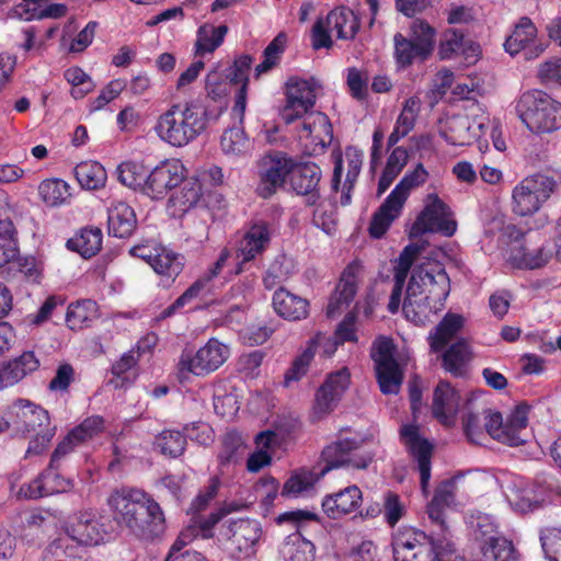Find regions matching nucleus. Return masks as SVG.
Segmentation results:
<instances>
[{
  "label": "nucleus",
  "mask_w": 561,
  "mask_h": 561,
  "mask_svg": "<svg viewBox=\"0 0 561 561\" xmlns=\"http://www.w3.org/2000/svg\"><path fill=\"white\" fill-rule=\"evenodd\" d=\"M228 33V26L222 24L215 26L210 23L201 25L196 33L194 45L195 56L203 57L213 54L222 43Z\"/></svg>",
  "instance_id": "nucleus-36"
},
{
  "label": "nucleus",
  "mask_w": 561,
  "mask_h": 561,
  "mask_svg": "<svg viewBox=\"0 0 561 561\" xmlns=\"http://www.w3.org/2000/svg\"><path fill=\"white\" fill-rule=\"evenodd\" d=\"M540 541L549 561H561V529L548 528L542 530Z\"/></svg>",
  "instance_id": "nucleus-57"
},
{
  "label": "nucleus",
  "mask_w": 561,
  "mask_h": 561,
  "mask_svg": "<svg viewBox=\"0 0 561 561\" xmlns=\"http://www.w3.org/2000/svg\"><path fill=\"white\" fill-rule=\"evenodd\" d=\"M421 111V101L416 96H411L405 100L402 111L399 114L396 126L410 133L415 125L416 118Z\"/></svg>",
  "instance_id": "nucleus-59"
},
{
  "label": "nucleus",
  "mask_w": 561,
  "mask_h": 561,
  "mask_svg": "<svg viewBox=\"0 0 561 561\" xmlns=\"http://www.w3.org/2000/svg\"><path fill=\"white\" fill-rule=\"evenodd\" d=\"M327 26L333 32H336V36L340 39H353L359 30V20L355 13L347 8H336L327 15Z\"/></svg>",
  "instance_id": "nucleus-35"
},
{
  "label": "nucleus",
  "mask_w": 561,
  "mask_h": 561,
  "mask_svg": "<svg viewBox=\"0 0 561 561\" xmlns=\"http://www.w3.org/2000/svg\"><path fill=\"white\" fill-rule=\"evenodd\" d=\"M439 354L443 369L454 377H463L473 358L471 345L463 337L447 345Z\"/></svg>",
  "instance_id": "nucleus-27"
},
{
  "label": "nucleus",
  "mask_w": 561,
  "mask_h": 561,
  "mask_svg": "<svg viewBox=\"0 0 561 561\" xmlns=\"http://www.w3.org/2000/svg\"><path fill=\"white\" fill-rule=\"evenodd\" d=\"M283 561H313L314 546L300 534H291L283 541L279 548Z\"/></svg>",
  "instance_id": "nucleus-38"
},
{
  "label": "nucleus",
  "mask_w": 561,
  "mask_h": 561,
  "mask_svg": "<svg viewBox=\"0 0 561 561\" xmlns=\"http://www.w3.org/2000/svg\"><path fill=\"white\" fill-rule=\"evenodd\" d=\"M463 430L470 442L480 444L486 433L482 415L469 412L463 419Z\"/></svg>",
  "instance_id": "nucleus-63"
},
{
  "label": "nucleus",
  "mask_w": 561,
  "mask_h": 561,
  "mask_svg": "<svg viewBox=\"0 0 561 561\" xmlns=\"http://www.w3.org/2000/svg\"><path fill=\"white\" fill-rule=\"evenodd\" d=\"M114 520L140 539L153 540L165 529V518L159 503L139 489L114 490L107 499Z\"/></svg>",
  "instance_id": "nucleus-1"
},
{
  "label": "nucleus",
  "mask_w": 561,
  "mask_h": 561,
  "mask_svg": "<svg viewBox=\"0 0 561 561\" xmlns=\"http://www.w3.org/2000/svg\"><path fill=\"white\" fill-rule=\"evenodd\" d=\"M466 49L471 51V57L477 58L480 54V47L472 43L465 42V36L461 32L449 28L443 33L439 44L438 54L442 59H450L456 54L463 53Z\"/></svg>",
  "instance_id": "nucleus-41"
},
{
  "label": "nucleus",
  "mask_w": 561,
  "mask_h": 561,
  "mask_svg": "<svg viewBox=\"0 0 561 561\" xmlns=\"http://www.w3.org/2000/svg\"><path fill=\"white\" fill-rule=\"evenodd\" d=\"M248 449L242 436L237 432L227 433L221 442L218 453V461L221 469L236 466L241 462Z\"/></svg>",
  "instance_id": "nucleus-39"
},
{
  "label": "nucleus",
  "mask_w": 561,
  "mask_h": 561,
  "mask_svg": "<svg viewBox=\"0 0 561 561\" xmlns=\"http://www.w3.org/2000/svg\"><path fill=\"white\" fill-rule=\"evenodd\" d=\"M273 307L284 319L297 321L308 316L309 302L280 287L273 296Z\"/></svg>",
  "instance_id": "nucleus-33"
},
{
  "label": "nucleus",
  "mask_w": 561,
  "mask_h": 561,
  "mask_svg": "<svg viewBox=\"0 0 561 561\" xmlns=\"http://www.w3.org/2000/svg\"><path fill=\"white\" fill-rule=\"evenodd\" d=\"M362 266L353 262L343 271L335 293L331 296L327 307V316L334 318L342 309L347 308L357 293V276Z\"/></svg>",
  "instance_id": "nucleus-23"
},
{
  "label": "nucleus",
  "mask_w": 561,
  "mask_h": 561,
  "mask_svg": "<svg viewBox=\"0 0 561 561\" xmlns=\"http://www.w3.org/2000/svg\"><path fill=\"white\" fill-rule=\"evenodd\" d=\"M322 336H318L310 341L309 346L304 351L301 355L295 358L291 366L285 374V386H289L291 381H298L302 376L306 375L308 367L314 356V351L312 350V344L314 342H320Z\"/></svg>",
  "instance_id": "nucleus-53"
},
{
  "label": "nucleus",
  "mask_w": 561,
  "mask_h": 561,
  "mask_svg": "<svg viewBox=\"0 0 561 561\" xmlns=\"http://www.w3.org/2000/svg\"><path fill=\"white\" fill-rule=\"evenodd\" d=\"M286 85V105L280 116L286 124H291L311 112L316 104V93L311 84L304 79L290 78Z\"/></svg>",
  "instance_id": "nucleus-19"
},
{
  "label": "nucleus",
  "mask_w": 561,
  "mask_h": 561,
  "mask_svg": "<svg viewBox=\"0 0 561 561\" xmlns=\"http://www.w3.org/2000/svg\"><path fill=\"white\" fill-rule=\"evenodd\" d=\"M460 405V394L448 381L440 380L433 396V414L445 426L455 423Z\"/></svg>",
  "instance_id": "nucleus-25"
},
{
  "label": "nucleus",
  "mask_w": 561,
  "mask_h": 561,
  "mask_svg": "<svg viewBox=\"0 0 561 561\" xmlns=\"http://www.w3.org/2000/svg\"><path fill=\"white\" fill-rule=\"evenodd\" d=\"M483 561H514L512 541L504 537H490L482 547Z\"/></svg>",
  "instance_id": "nucleus-49"
},
{
  "label": "nucleus",
  "mask_w": 561,
  "mask_h": 561,
  "mask_svg": "<svg viewBox=\"0 0 561 561\" xmlns=\"http://www.w3.org/2000/svg\"><path fill=\"white\" fill-rule=\"evenodd\" d=\"M382 513L386 523L394 527L405 514V506L399 494L388 490L382 496Z\"/></svg>",
  "instance_id": "nucleus-54"
},
{
  "label": "nucleus",
  "mask_w": 561,
  "mask_h": 561,
  "mask_svg": "<svg viewBox=\"0 0 561 561\" xmlns=\"http://www.w3.org/2000/svg\"><path fill=\"white\" fill-rule=\"evenodd\" d=\"M108 232L117 238H128L136 229L134 209L124 202H117L108 209Z\"/></svg>",
  "instance_id": "nucleus-34"
},
{
  "label": "nucleus",
  "mask_w": 561,
  "mask_h": 561,
  "mask_svg": "<svg viewBox=\"0 0 561 561\" xmlns=\"http://www.w3.org/2000/svg\"><path fill=\"white\" fill-rule=\"evenodd\" d=\"M286 35L279 33L264 49V60L255 67L256 76L265 73L274 68L280 58L282 53L285 49Z\"/></svg>",
  "instance_id": "nucleus-52"
},
{
  "label": "nucleus",
  "mask_w": 561,
  "mask_h": 561,
  "mask_svg": "<svg viewBox=\"0 0 561 561\" xmlns=\"http://www.w3.org/2000/svg\"><path fill=\"white\" fill-rule=\"evenodd\" d=\"M363 500L362 491L356 485H351L333 494H328L322 500V510L331 519H339L354 512Z\"/></svg>",
  "instance_id": "nucleus-26"
},
{
  "label": "nucleus",
  "mask_w": 561,
  "mask_h": 561,
  "mask_svg": "<svg viewBox=\"0 0 561 561\" xmlns=\"http://www.w3.org/2000/svg\"><path fill=\"white\" fill-rule=\"evenodd\" d=\"M102 238L101 229L84 228L79 236L68 241V245L78 251L83 257H91L101 250Z\"/></svg>",
  "instance_id": "nucleus-46"
},
{
  "label": "nucleus",
  "mask_w": 561,
  "mask_h": 561,
  "mask_svg": "<svg viewBox=\"0 0 561 561\" xmlns=\"http://www.w3.org/2000/svg\"><path fill=\"white\" fill-rule=\"evenodd\" d=\"M424 243H411L407 245L397 260L393 277L407 280L408 274L416 256L424 250Z\"/></svg>",
  "instance_id": "nucleus-56"
},
{
  "label": "nucleus",
  "mask_w": 561,
  "mask_h": 561,
  "mask_svg": "<svg viewBox=\"0 0 561 561\" xmlns=\"http://www.w3.org/2000/svg\"><path fill=\"white\" fill-rule=\"evenodd\" d=\"M220 486V479L211 477L204 490L195 496L191 503L190 511L194 514L205 511L209 503L216 497Z\"/></svg>",
  "instance_id": "nucleus-60"
},
{
  "label": "nucleus",
  "mask_w": 561,
  "mask_h": 561,
  "mask_svg": "<svg viewBox=\"0 0 561 561\" xmlns=\"http://www.w3.org/2000/svg\"><path fill=\"white\" fill-rule=\"evenodd\" d=\"M396 352L393 340L383 335L378 336L370 347L376 379L383 394H397L403 382V370L396 359Z\"/></svg>",
  "instance_id": "nucleus-9"
},
{
  "label": "nucleus",
  "mask_w": 561,
  "mask_h": 561,
  "mask_svg": "<svg viewBox=\"0 0 561 561\" xmlns=\"http://www.w3.org/2000/svg\"><path fill=\"white\" fill-rule=\"evenodd\" d=\"M322 477L320 472L301 470L294 473L283 485L280 495L284 497H296L304 491L312 488Z\"/></svg>",
  "instance_id": "nucleus-47"
},
{
  "label": "nucleus",
  "mask_w": 561,
  "mask_h": 561,
  "mask_svg": "<svg viewBox=\"0 0 561 561\" xmlns=\"http://www.w3.org/2000/svg\"><path fill=\"white\" fill-rule=\"evenodd\" d=\"M436 540L423 531H413L398 538L393 545L394 561H414L423 552L430 553V542Z\"/></svg>",
  "instance_id": "nucleus-32"
},
{
  "label": "nucleus",
  "mask_w": 561,
  "mask_h": 561,
  "mask_svg": "<svg viewBox=\"0 0 561 561\" xmlns=\"http://www.w3.org/2000/svg\"><path fill=\"white\" fill-rule=\"evenodd\" d=\"M228 345L211 337L195 354L183 351L178 363L181 379H187L190 374L206 376L217 370L229 357Z\"/></svg>",
  "instance_id": "nucleus-11"
},
{
  "label": "nucleus",
  "mask_w": 561,
  "mask_h": 561,
  "mask_svg": "<svg viewBox=\"0 0 561 561\" xmlns=\"http://www.w3.org/2000/svg\"><path fill=\"white\" fill-rule=\"evenodd\" d=\"M440 136L454 146H466L477 137L468 116L454 115L447 119L446 126L439 131Z\"/></svg>",
  "instance_id": "nucleus-37"
},
{
  "label": "nucleus",
  "mask_w": 561,
  "mask_h": 561,
  "mask_svg": "<svg viewBox=\"0 0 561 561\" xmlns=\"http://www.w3.org/2000/svg\"><path fill=\"white\" fill-rule=\"evenodd\" d=\"M363 442L364 439L343 438L328 445L322 450V460L324 462V467L320 471L322 477L330 470L342 467L366 469L373 462L374 454L365 453L359 455L354 453L362 446Z\"/></svg>",
  "instance_id": "nucleus-14"
},
{
  "label": "nucleus",
  "mask_w": 561,
  "mask_h": 561,
  "mask_svg": "<svg viewBox=\"0 0 561 561\" xmlns=\"http://www.w3.org/2000/svg\"><path fill=\"white\" fill-rule=\"evenodd\" d=\"M105 529L95 518L82 515L75 524L66 528L65 536L79 546H96L104 540Z\"/></svg>",
  "instance_id": "nucleus-30"
},
{
  "label": "nucleus",
  "mask_w": 561,
  "mask_h": 561,
  "mask_svg": "<svg viewBox=\"0 0 561 561\" xmlns=\"http://www.w3.org/2000/svg\"><path fill=\"white\" fill-rule=\"evenodd\" d=\"M96 305L92 300H82L69 305L66 313V323L69 329L76 331L88 327L95 318Z\"/></svg>",
  "instance_id": "nucleus-45"
},
{
  "label": "nucleus",
  "mask_w": 561,
  "mask_h": 561,
  "mask_svg": "<svg viewBox=\"0 0 561 561\" xmlns=\"http://www.w3.org/2000/svg\"><path fill=\"white\" fill-rule=\"evenodd\" d=\"M290 184L294 191L300 195L308 196V203L314 204L318 198L317 188L321 180V169L314 162H305L296 164L289 173Z\"/></svg>",
  "instance_id": "nucleus-28"
},
{
  "label": "nucleus",
  "mask_w": 561,
  "mask_h": 561,
  "mask_svg": "<svg viewBox=\"0 0 561 561\" xmlns=\"http://www.w3.org/2000/svg\"><path fill=\"white\" fill-rule=\"evenodd\" d=\"M538 30L534 22L528 16H523L515 25L512 34L506 38L504 48L511 56H515L524 50L526 60L536 59L547 48L545 43L535 42Z\"/></svg>",
  "instance_id": "nucleus-20"
},
{
  "label": "nucleus",
  "mask_w": 561,
  "mask_h": 561,
  "mask_svg": "<svg viewBox=\"0 0 561 561\" xmlns=\"http://www.w3.org/2000/svg\"><path fill=\"white\" fill-rule=\"evenodd\" d=\"M202 197V184L196 179H183L179 190L169 198V204L178 211L185 213L194 207Z\"/></svg>",
  "instance_id": "nucleus-40"
},
{
  "label": "nucleus",
  "mask_w": 561,
  "mask_h": 561,
  "mask_svg": "<svg viewBox=\"0 0 561 561\" xmlns=\"http://www.w3.org/2000/svg\"><path fill=\"white\" fill-rule=\"evenodd\" d=\"M262 537L263 529L257 520L232 519L220 526L217 545L229 558L241 561L256 554Z\"/></svg>",
  "instance_id": "nucleus-6"
},
{
  "label": "nucleus",
  "mask_w": 561,
  "mask_h": 561,
  "mask_svg": "<svg viewBox=\"0 0 561 561\" xmlns=\"http://www.w3.org/2000/svg\"><path fill=\"white\" fill-rule=\"evenodd\" d=\"M116 173L123 185L145 194L149 172L142 163L135 161L122 162L117 167Z\"/></svg>",
  "instance_id": "nucleus-44"
},
{
  "label": "nucleus",
  "mask_w": 561,
  "mask_h": 561,
  "mask_svg": "<svg viewBox=\"0 0 561 561\" xmlns=\"http://www.w3.org/2000/svg\"><path fill=\"white\" fill-rule=\"evenodd\" d=\"M78 547L72 543L70 537L60 535L53 540L43 552V561H73Z\"/></svg>",
  "instance_id": "nucleus-48"
},
{
  "label": "nucleus",
  "mask_w": 561,
  "mask_h": 561,
  "mask_svg": "<svg viewBox=\"0 0 561 561\" xmlns=\"http://www.w3.org/2000/svg\"><path fill=\"white\" fill-rule=\"evenodd\" d=\"M75 176L82 188L99 190L105 185L107 174L98 161H83L76 165Z\"/></svg>",
  "instance_id": "nucleus-42"
},
{
  "label": "nucleus",
  "mask_w": 561,
  "mask_h": 561,
  "mask_svg": "<svg viewBox=\"0 0 561 561\" xmlns=\"http://www.w3.org/2000/svg\"><path fill=\"white\" fill-rule=\"evenodd\" d=\"M157 445L163 455L175 458L184 453L186 438L179 431H163L157 437Z\"/></svg>",
  "instance_id": "nucleus-51"
},
{
  "label": "nucleus",
  "mask_w": 561,
  "mask_h": 561,
  "mask_svg": "<svg viewBox=\"0 0 561 561\" xmlns=\"http://www.w3.org/2000/svg\"><path fill=\"white\" fill-rule=\"evenodd\" d=\"M427 176L424 165L419 163L400 180L371 218L369 233L373 238L379 239L386 233L392 221L399 217L410 191L424 184Z\"/></svg>",
  "instance_id": "nucleus-7"
},
{
  "label": "nucleus",
  "mask_w": 561,
  "mask_h": 561,
  "mask_svg": "<svg viewBox=\"0 0 561 561\" xmlns=\"http://www.w3.org/2000/svg\"><path fill=\"white\" fill-rule=\"evenodd\" d=\"M538 78L543 83L561 85V58H551L539 66Z\"/></svg>",
  "instance_id": "nucleus-64"
},
{
  "label": "nucleus",
  "mask_w": 561,
  "mask_h": 561,
  "mask_svg": "<svg viewBox=\"0 0 561 561\" xmlns=\"http://www.w3.org/2000/svg\"><path fill=\"white\" fill-rule=\"evenodd\" d=\"M271 242V227L268 222L259 220L253 222L239 241L238 263L234 274L239 275L245 270V265L255 261L268 248Z\"/></svg>",
  "instance_id": "nucleus-21"
},
{
  "label": "nucleus",
  "mask_w": 561,
  "mask_h": 561,
  "mask_svg": "<svg viewBox=\"0 0 561 561\" xmlns=\"http://www.w3.org/2000/svg\"><path fill=\"white\" fill-rule=\"evenodd\" d=\"M427 204L411 227L410 236L419 237L425 232H439L451 237L457 230V221L453 213L436 194L427 196Z\"/></svg>",
  "instance_id": "nucleus-13"
},
{
  "label": "nucleus",
  "mask_w": 561,
  "mask_h": 561,
  "mask_svg": "<svg viewBox=\"0 0 561 561\" xmlns=\"http://www.w3.org/2000/svg\"><path fill=\"white\" fill-rule=\"evenodd\" d=\"M209 113L198 101L172 104L157 121L154 130L161 140L184 147L199 137L208 126Z\"/></svg>",
  "instance_id": "nucleus-3"
},
{
  "label": "nucleus",
  "mask_w": 561,
  "mask_h": 561,
  "mask_svg": "<svg viewBox=\"0 0 561 561\" xmlns=\"http://www.w3.org/2000/svg\"><path fill=\"white\" fill-rule=\"evenodd\" d=\"M57 469H47L41 473L38 478L33 480L26 489L21 488V492L26 497L37 499L47 496L54 493H62L72 489V481L70 479L62 478L59 473L55 472Z\"/></svg>",
  "instance_id": "nucleus-29"
},
{
  "label": "nucleus",
  "mask_w": 561,
  "mask_h": 561,
  "mask_svg": "<svg viewBox=\"0 0 561 561\" xmlns=\"http://www.w3.org/2000/svg\"><path fill=\"white\" fill-rule=\"evenodd\" d=\"M449 290V277L438 262L421 264L408 283L402 311L415 324L424 323L443 309Z\"/></svg>",
  "instance_id": "nucleus-2"
},
{
  "label": "nucleus",
  "mask_w": 561,
  "mask_h": 561,
  "mask_svg": "<svg viewBox=\"0 0 561 561\" xmlns=\"http://www.w3.org/2000/svg\"><path fill=\"white\" fill-rule=\"evenodd\" d=\"M150 266L160 276L165 277L168 280H174L182 272L184 262L183 257L178 253L160 247Z\"/></svg>",
  "instance_id": "nucleus-43"
},
{
  "label": "nucleus",
  "mask_w": 561,
  "mask_h": 561,
  "mask_svg": "<svg viewBox=\"0 0 561 561\" xmlns=\"http://www.w3.org/2000/svg\"><path fill=\"white\" fill-rule=\"evenodd\" d=\"M294 160L282 151L264 154L257 162L255 192L262 198H270L284 186L293 170Z\"/></svg>",
  "instance_id": "nucleus-12"
},
{
  "label": "nucleus",
  "mask_w": 561,
  "mask_h": 561,
  "mask_svg": "<svg viewBox=\"0 0 561 561\" xmlns=\"http://www.w3.org/2000/svg\"><path fill=\"white\" fill-rule=\"evenodd\" d=\"M350 377L347 368H342L328 376L314 398L313 412L318 417L328 415L336 408L350 386Z\"/></svg>",
  "instance_id": "nucleus-22"
},
{
  "label": "nucleus",
  "mask_w": 561,
  "mask_h": 561,
  "mask_svg": "<svg viewBox=\"0 0 561 561\" xmlns=\"http://www.w3.org/2000/svg\"><path fill=\"white\" fill-rule=\"evenodd\" d=\"M465 318L459 313L447 312L430 331L427 342L431 353H440L447 345L458 340L465 327Z\"/></svg>",
  "instance_id": "nucleus-24"
},
{
  "label": "nucleus",
  "mask_w": 561,
  "mask_h": 561,
  "mask_svg": "<svg viewBox=\"0 0 561 561\" xmlns=\"http://www.w3.org/2000/svg\"><path fill=\"white\" fill-rule=\"evenodd\" d=\"M220 145L225 153L240 154L245 150L248 140L242 129L230 128L222 134Z\"/></svg>",
  "instance_id": "nucleus-58"
},
{
  "label": "nucleus",
  "mask_w": 561,
  "mask_h": 561,
  "mask_svg": "<svg viewBox=\"0 0 561 561\" xmlns=\"http://www.w3.org/2000/svg\"><path fill=\"white\" fill-rule=\"evenodd\" d=\"M455 502V483L446 480L435 490L434 497L427 505V515L431 523L438 528L439 538L430 542L431 561H466L457 553L455 545L449 538L446 508Z\"/></svg>",
  "instance_id": "nucleus-4"
},
{
  "label": "nucleus",
  "mask_w": 561,
  "mask_h": 561,
  "mask_svg": "<svg viewBox=\"0 0 561 561\" xmlns=\"http://www.w3.org/2000/svg\"><path fill=\"white\" fill-rule=\"evenodd\" d=\"M301 118L298 137L306 151L309 154L323 153L333 140V127L329 117L321 112L311 111Z\"/></svg>",
  "instance_id": "nucleus-15"
},
{
  "label": "nucleus",
  "mask_w": 561,
  "mask_h": 561,
  "mask_svg": "<svg viewBox=\"0 0 561 561\" xmlns=\"http://www.w3.org/2000/svg\"><path fill=\"white\" fill-rule=\"evenodd\" d=\"M557 188L558 182L552 176L538 173L525 178L513 188V211L518 216L537 213Z\"/></svg>",
  "instance_id": "nucleus-10"
},
{
  "label": "nucleus",
  "mask_w": 561,
  "mask_h": 561,
  "mask_svg": "<svg viewBox=\"0 0 561 561\" xmlns=\"http://www.w3.org/2000/svg\"><path fill=\"white\" fill-rule=\"evenodd\" d=\"M520 251L523 252L522 255H515L514 260L518 262L520 267L530 270L542 267L549 262L551 256L550 251H547L543 247L533 252H527L524 248H522Z\"/></svg>",
  "instance_id": "nucleus-61"
},
{
  "label": "nucleus",
  "mask_w": 561,
  "mask_h": 561,
  "mask_svg": "<svg viewBox=\"0 0 561 561\" xmlns=\"http://www.w3.org/2000/svg\"><path fill=\"white\" fill-rule=\"evenodd\" d=\"M104 430V419L100 415H92L84 419L79 425L73 427L69 433L73 438L82 444L94 436L102 433Z\"/></svg>",
  "instance_id": "nucleus-55"
},
{
  "label": "nucleus",
  "mask_w": 561,
  "mask_h": 561,
  "mask_svg": "<svg viewBox=\"0 0 561 561\" xmlns=\"http://www.w3.org/2000/svg\"><path fill=\"white\" fill-rule=\"evenodd\" d=\"M11 432L15 435L27 436L53 427L48 412L30 401H16L11 411Z\"/></svg>",
  "instance_id": "nucleus-17"
},
{
  "label": "nucleus",
  "mask_w": 561,
  "mask_h": 561,
  "mask_svg": "<svg viewBox=\"0 0 561 561\" xmlns=\"http://www.w3.org/2000/svg\"><path fill=\"white\" fill-rule=\"evenodd\" d=\"M38 194L47 206H58L70 195L66 182L58 179H48L38 186Z\"/></svg>",
  "instance_id": "nucleus-50"
},
{
  "label": "nucleus",
  "mask_w": 561,
  "mask_h": 561,
  "mask_svg": "<svg viewBox=\"0 0 561 561\" xmlns=\"http://www.w3.org/2000/svg\"><path fill=\"white\" fill-rule=\"evenodd\" d=\"M436 31L427 22L416 20L411 25V36L401 33L393 36L394 60L399 68H408L414 61H425L433 53Z\"/></svg>",
  "instance_id": "nucleus-8"
},
{
  "label": "nucleus",
  "mask_w": 561,
  "mask_h": 561,
  "mask_svg": "<svg viewBox=\"0 0 561 561\" xmlns=\"http://www.w3.org/2000/svg\"><path fill=\"white\" fill-rule=\"evenodd\" d=\"M204 288L203 280L194 282L173 304L167 307L159 316V319H167L175 313V311L186 304L195 299Z\"/></svg>",
  "instance_id": "nucleus-62"
},
{
  "label": "nucleus",
  "mask_w": 561,
  "mask_h": 561,
  "mask_svg": "<svg viewBox=\"0 0 561 561\" xmlns=\"http://www.w3.org/2000/svg\"><path fill=\"white\" fill-rule=\"evenodd\" d=\"M516 113L534 133H552L561 128V103L541 90L524 92L516 103Z\"/></svg>",
  "instance_id": "nucleus-5"
},
{
  "label": "nucleus",
  "mask_w": 561,
  "mask_h": 561,
  "mask_svg": "<svg viewBox=\"0 0 561 561\" xmlns=\"http://www.w3.org/2000/svg\"><path fill=\"white\" fill-rule=\"evenodd\" d=\"M38 367L39 360L33 352L22 353L0 368V390L16 385Z\"/></svg>",
  "instance_id": "nucleus-31"
},
{
  "label": "nucleus",
  "mask_w": 561,
  "mask_h": 561,
  "mask_svg": "<svg viewBox=\"0 0 561 561\" xmlns=\"http://www.w3.org/2000/svg\"><path fill=\"white\" fill-rule=\"evenodd\" d=\"M184 176L185 168L180 160H165L148 173L145 195L152 199H162L183 182Z\"/></svg>",
  "instance_id": "nucleus-18"
},
{
  "label": "nucleus",
  "mask_w": 561,
  "mask_h": 561,
  "mask_svg": "<svg viewBox=\"0 0 561 561\" xmlns=\"http://www.w3.org/2000/svg\"><path fill=\"white\" fill-rule=\"evenodd\" d=\"M400 437L409 454L417 462L420 471L421 489L426 495L431 479V458L433 445L420 435L416 424H405L400 430Z\"/></svg>",
  "instance_id": "nucleus-16"
}]
</instances>
